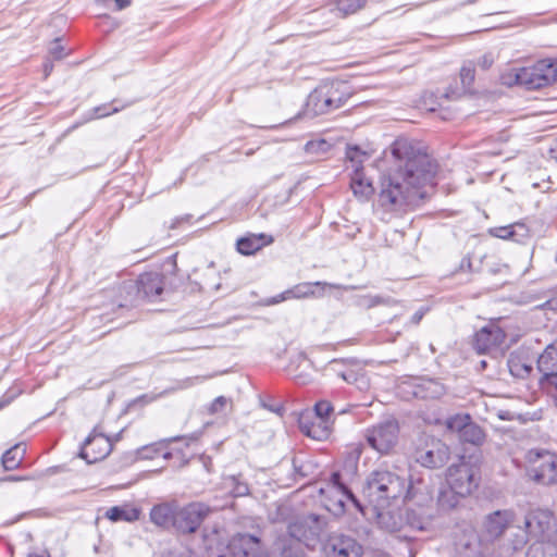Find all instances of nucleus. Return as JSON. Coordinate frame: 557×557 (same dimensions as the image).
Listing matches in <instances>:
<instances>
[{"label": "nucleus", "instance_id": "obj_2", "mask_svg": "<svg viewBox=\"0 0 557 557\" xmlns=\"http://www.w3.org/2000/svg\"><path fill=\"white\" fill-rule=\"evenodd\" d=\"M405 490L406 483L403 478L387 470H376L368 476L362 495L375 515L381 517L392 500L403 496Z\"/></svg>", "mask_w": 557, "mask_h": 557}, {"label": "nucleus", "instance_id": "obj_25", "mask_svg": "<svg viewBox=\"0 0 557 557\" xmlns=\"http://www.w3.org/2000/svg\"><path fill=\"white\" fill-rule=\"evenodd\" d=\"M445 386L436 380H423L413 387L412 395L418 398L436 399L445 394Z\"/></svg>", "mask_w": 557, "mask_h": 557}, {"label": "nucleus", "instance_id": "obj_29", "mask_svg": "<svg viewBox=\"0 0 557 557\" xmlns=\"http://www.w3.org/2000/svg\"><path fill=\"white\" fill-rule=\"evenodd\" d=\"M26 455V445L24 443H17L8 450L1 457V463L7 471L17 469Z\"/></svg>", "mask_w": 557, "mask_h": 557}, {"label": "nucleus", "instance_id": "obj_45", "mask_svg": "<svg viewBox=\"0 0 557 557\" xmlns=\"http://www.w3.org/2000/svg\"><path fill=\"white\" fill-rule=\"evenodd\" d=\"M540 384L543 387H552L557 392V371L553 372L547 377H541Z\"/></svg>", "mask_w": 557, "mask_h": 557}, {"label": "nucleus", "instance_id": "obj_19", "mask_svg": "<svg viewBox=\"0 0 557 557\" xmlns=\"http://www.w3.org/2000/svg\"><path fill=\"white\" fill-rule=\"evenodd\" d=\"M300 431L317 441L327 440L332 432V421L317 418L310 413H304L299 418Z\"/></svg>", "mask_w": 557, "mask_h": 557}, {"label": "nucleus", "instance_id": "obj_14", "mask_svg": "<svg viewBox=\"0 0 557 557\" xmlns=\"http://www.w3.org/2000/svg\"><path fill=\"white\" fill-rule=\"evenodd\" d=\"M325 557H361L362 545L352 536L333 533L323 544Z\"/></svg>", "mask_w": 557, "mask_h": 557}, {"label": "nucleus", "instance_id": "obj_9", "mask_svg": "<svg viewBox=\"0 0 557 557\" xmlns=\"http://www.w3.org/2000/svg\"><path fill=\"white\" fill-rule=\"evenodd\" d=\"M473 347L480 355L503 356L509 348L504 330L496 323H488L475 332Z\"/></svg>", "mask_w": 557, "mask_h": 557}, {"label": "nucleus", "instance_id": "obj_64", "mask_svg": "<svg viewBox=\"0 0 557 557\" xmlns=\"http://www.w3.org/2000/svg\"><path fill=\"white\" fill-rule=\"evenodd\" d=\"M338 362H339L338 360L333 359V360L330 362V364H331V366H334V364H337Z\"/></svg>", "mask_w": 557, "mask_h": 557}, {"label": "nucleus", "instance_id": "obj_60", "mask_svg": "<svg viewBox=\"0 0 557 557\" xmlns=\"http://www.w3.org/2000/svg\"><path fill=\"white\" fill-rule=\"evenodd\" d=\"M161 455H162V457H163L164 459H166V460H169V459H171V458H172V454H171L170 451H165V450H163Z\"/></svg>", "mask_w": 557, "mask_h": 557}, {"label": "nucleus", "instance_id": "obj_27", "mask_svg": "<svg viewBox=\"0 0 557 557\" xmlns=\"http://www.w3.org/2000/svg\"><path fill=\"white\" fill-rule=\"evenodd\" d=\"M490 232L495 237L503 239L511 238L518 243L523 242L530 236V231L523 223H515L508 226L495 227Z\"/></svg>", "mask_w": 557, "mask_h": 557}, {"label": "nucleus", "instance_id": "obj_6", "mask_svg": "<svg viewBox=\"0 0 557 557\" xmlns=\"http://www.w3.org/2000/svg\"><path fill=\"white\" fill-rule=\"evenodd\" d=\"M350 97L348 86L331 82L318 86L308 97L307 110L313 115L327 114L343 107Z\"/></svg>", "mask_w": 557, "mask_h": 557}, {"label": "nucleus", "instance_id": "obj_24", "mask_svg": "<svg viewBox=\"0 0 557 557\" xmlns=\"http://www.w3.org/2000/svg\"><path fill=\"white\" fill-rule=\"evenodd\" d=\"M182 436H174L170 438H164L148 445H144L136 449L135 456L136 459L139 460H152L157 458L158 456H161L163 450H166L169 447V444L172 442L181 441Z\"/></svg>", "mask_w": 557, "mask_h": 557}, {"label": "nucleus", "instance_id": "obj_56", "mask_svg": "<svg viewBox=\"0 0 557 557\" xmlns=\"http://www.w3.org/2000/svg\"><path fill=\"white\" fill-rule=\"evenodd\" d=\"M28 557H51L50 553L46 549L41 550L40 553H30L28 554Z\"/></svg>", "mask_w": 557, "mask_h": 557}, {"label": "nucleus", "instance_id": "obj_51", "mask_svg": "<svg viewBox=\"0 0 557 557\" xmlns=\"http://www.w3.org/2000/svg\"><path fill=\"white\" fill-rule=\"evenodd\" d=\"M42 67H44L45 77H48L51 74V72L53 71V63L50 60H46L44 62Z\"/></svg>", "mask_w": 557, "mask_h": 557}, {"label": "nucleus", "instance_id": "obj_36", "mask_svg": "<svg viewBox=\"0 0 557 557\" xmlns=\"http://www.w3.org/2000/svg\"><path fill=\"white\" fill-rule=\"evenodd\" d=\"M459 76L462 86V92L469 91L475 78V66L473 62H465L460 69Z\"/></svg>", "mask_w": 557, "mask_h": 557}, {"label": "nucleus", "instance_id": "obj_31", "mask_svg": "<svg viewBox=\"0 0 557 557\" xmlns=\"http://www.w3.org/2000/svg\"><path fill=\"white\" fill-rule=\"evenodd\" d=\"M459 441L461 443L480 446L485 441V432L479 424L473 422V420L471 419L466 429L463 430V434L461 435Z\"/></svg>", "mask_w": 557, "mask_h": 557}, {"label": "nucleus", "instance_id": "obj_55", "mask_svg": "<svg viewBox=\"0 0 557 557\" xmlns=\"http://www.w3.org/2000/svg\"><path fill=\"white\" fill-rule=\"evenodd\" d=\"M492 59H490L487 55H484L481 60H480V65L483 67V69H488L491 65H492Z\"/></svg>", "mask_w": 557, "mask_h": 557}, {"label": "nucleus", "instance_id": "obj_17", "mask_svg": "<svg viewBox=\"0 0 557 557\" xmlns=\"http://www.w3.org/2000/svg\"><path fill=\"white\" fill-rule=\"evenodd\" d=\"M228 549L233 557H264L259 537L248 533L234 535Z\"/></svg>", "mask_w": 557, "mask_h": 557}, {"label": "nucleus", "instance_id": "obj_34", "mask_svg": "<svg viewBox=\"0 0 557 557\" xmlns=\"http://www.w3.org/2000/svg\"><path fill=\"white\" fill-rule=\"evenodd\" d=\"M537 369L542 373V377H547L549 374L557 371V360L554 358L552 351L545 350L540 355Z\"/></svg>", "mask_w": 557, "mask_h": 557}, {"label": "nucleus", "instance_id": "obj_3", "mask_svg": "<svg viewBox=\"0 0 557 557\" xmlns=\"http://www.w3.org/2000/svg\"><path fill=\"white\" fill-rule=\"evenodd\" d=\"M518 528L522 531V534L512 540L513 550L523 548L530 541L552 544L556 549L557 518L549 509L533 508L528 510L522 524H519Z\"/></svg>", "mask_w": 557, "mask_h": 557}, {"label": "nucleus", "instance_id": "obj_35", "mask_svg": "<svg viewBox=\"0 0 557 557\" xmlns=\"http://www.w3.org/2000/svg\"><path fill=\"white\" fill-rule=\"evenodd\" d=\"M396 300L391 297H383L379 295H366L358 299V305L362 308L370 309L380 305L393 306Z\"/></svg>", "mask_w": 557, "mask_h": 557}, {"label": "nucleus", "instance_id": "obj_4", "mask_svg": "<svg viewBox=\"0 0 557 557\" xmlns=\"http://www.w3.org/2000/svg\"><path fill=\"white\" fill-rule=\"evenodd\" d=\"M478 469L466 457H461L457 463L450 465L446 470V482L453 495L442 492L438 504L443 508H454L458 504L457 496L466 497L478 486Z\"/></svg>", "mask_w": 557, "mask_h": 557}, {"label": "nucleus", "instance_id": "obj_41", "mask_svg": "<svg viewBox=\"0 0 557 557\" xmlns=\"http://www.w3.org/2000/svg\"><path fill=\"white\" fill-rule=\"evenodd\" d=\"M327 491L334 492H351L342 481L339 472H333L327 483Z\"/></svg>", "mask_w": 557, "mask_h": 557}, {"label": "nucleus", "instance_id": "obj_37", "mask_svg": "<svg viewBox=\"0 0 557 557\" xmlns=\"http://www.w3.org/2000/svg\"><path fill=\"white\" fill-rule=\"evenodd\" d=\"M368 0H335L336 9L344 16L355 14L362 9Z\"/></svg>", "mask_w": 557, "mask_h": 557}, {"label": "nucleus", "instance_id": "obj_10", "mask_svg": "<svg viewBox=\"0 0 557 557\" xmlns=\"http://www.w3.org/2000/svg\"><path fill=\"white\" fill-rule=\"evenodd\" d=\"M326 525L324 517L309 513L288 524V534L307 547L314 546Z\"/></svg>", "mask_w": 557, "mask_h": 557}, {"label": "nucleus", "instance_id": "obj_47", "mask_svg": "<svg viewBox=\"0 0 557 557\" xmlns=\"http://www.w3.org/2000/svg\"><path fill=\"white\" fill-rule=\"evenodd\" d=\"M472 270V262L469 255L465 256L459 264V271L461 272H471Z\"/></svg>", "mask_w": 557, "mask_h": 557}, {"label": "nucleus", "instance_id": "obj_22", "mask_svg": "<svg viewBox=\"0 0 557 557\" xmlns=\"http://www.w3.org/2000/svg\"><path fill=\"white\" fill-rule=\"evenodd\" d=\"M323 284L321 282L315 283H299L292 288L272 297L268 304L269 305H276L282 301L288 300V299H302V298H309L314 296V287L322 286Z\"/></svg>", "mask_w": 557, "mask_h": 557}, {"label": "nucleus", "instance_id": "obj_5", "mask_svg": "<svg viewBox=\"0 0 557 557\" xmlns=\"http://www.w3.org/2000/svg\"><path fill=\"white\" fill-rule=\"evenodd\" d=\"M405 497L417 508L410 507L406 518L408 524L416 530H429L433 519V491L422 479L411 480Z\"/></svg>", "mask_w": 557, "mask_h": 557}, {"label": "nucleus", "instance_id": "obj_33", "mask_svg": "<svg viewBox=\"0 0 557 557\" xmlns=\"http://www.w3.org/2000/svg\"><path fill=\"white\" fill-rule=\"evenodd\" d=\"M224 484L230 488L234 497H242L249 494V486L247 482L243 480L242 474L227 476L224 480Z\"/></svg>", "mask_w": 557, "mask_h": 557}, {"label": "nucleus", "instance_id": "obj_59", "mask_svg": "<svg viewBox=\"0 0 557 557\" xmlns=\"http://www.w3.org/2000/svg\"><path fill=\"white\" fill-rule=\"evenodd\" d=\"M307 359L306 355L304 352H299L296 357L297 362L305 361Z\"/></svg>", "mask_w": 557, "mask_h": 557}, {"label": "nucleus", "instance_id": "obj_15", "mask_svg": "<svg viewBox=\"0 0 557 557\" xmlns=\"http://www.w3.org/2000/svg\"><path fill=\"white\" fill-rule=\"evenodd\" d=\"M113 448V443L110 437L94 431L84 442L79 457L86 460L87 463H95L103 460Z\"/></svg>", "mask_w": 557, "mask_h": 557}, {"label": "nucleus", "instance_id": "obj_30", "mask_svg": "<svg viewBox=\"0 0 557 557\" xmlns=\"http://www.w3.org/2000/svg\"><path fill=\"white\" fill-rule=\"evenodd\" d=\"M264 238L263 234L242 237L236 243L237 250L245 256L252 255L267 244Z\"/></svg>", "mask_w": 557, "mask_h": 557}, {"label": "nucleus", "instance_id": "obj_23", "mask_svg": "<svg viewBox=\"0 0 557 557\" xmlns=\"http://www.w3.org/2000/svg\"><path fill=\"white\" fill-rule=\"evenodd\" d=\"M350 187L355 194L360 198H368L374 193L372 182L366 176L363 168L361 166V160H358V164L351 172Z\"/></svg>", "mask_w": 557, "mask_h": 557}, {"label": "nucleus", "instance_id": "obj_40", "mask_svg": "<svg viewBox=\"0 0 557 557\" xmlns=\"http://www.w3.org/2000/svg\"><path fill=\"white\" fill-rule=\"evenodd\" d=\"M346 159L350 163V165H347V169H351V172H354V169L358 164V160H361V164L363 163L364 159H367V154L362 152L358 147H348L346 151Z\"/></svg>", "mask_w": 557, "mask_h": 557}, {"label": "nucleus", "instance_id": "obj_54", "mask_svg": "<svg viewBox=\"0 0 557 557\" xmlns=\"http://www.w3.org/2000/svg\"><path fill=\"white\" fill-rule=\"evenodd\" d=\"M460 95H461V92H460V91L455 90V89H450V90H448V91H446V92L444 94V97H445L446 99H457V98H459V97H460Z\"/></svg>", "mask_w": 557, "mask_h": 557}, {"label": "nucleus", "instance_id": "obj_62", "mask_svg": "<svg viewBox=\"0 0 557 557\" xmlns=\"http://www.w3.org/2000/svg\"><path fill=\"white\" fill-rule=\"evenodd\" d=\"M205 288L206 289H215V290H218L220 288V285H214V286L207 285V286H205Z\"/></svg>", "mask_w": 557, "mask_h": 557}, {"label": "nucleus", "instance_id": "obj_18", "mask_svg": "<svg viewBox=\"0 0 557 557\" xmlns=\"http://www.w3.org/2000/svg\"><path fill=\"white\" fill-rule=\"evenodd\" d=\"M513 521V513L510 510H496L485 517L483 535L488 541L500 537L509 524Z\"/></svg>", "mask_w": 557, "mask_h": 557}, {"label": "nucleus", "instance_id": "obj_48", "mask_svg": "<svg viewBox=\"0 0 557 557\" xmlns=\"http://www.w3.org/2000/svg\"><path fill=\"white\" fill-rule=\"evenodd\" d=\"M296 384L307 385L311 382V377L308 373H299L293 376Z\"/></svg>", "mask_w": 557, "mask_h": 557}, {"label": "nucleus", "instance_id": "obj_26", "mask_svg": "<svg viewBox=\"0 0 557 557\" xmlns=\"http://www.w3.org/2000/svg\"><path fill=\"white\" fill-rule=\"evenodd\" d=\"M140 510L139 508L129 505L123 504L120 506H113L106 511L104 517L111 520L112 522L125 521V522H134L139 519Z\"/></svg>", "mask_w": 557, "mask_h": 557}, {"label": "nucleus", "instance_id": "obj_49", "mask_svg": "<svg viewBox=\"0 0 557 557\" xmlns=\"http://www.w3.org/2000/svg\"><path fill=\"white\" fill-rule=\"evenodd\" d=\"M542 308L543 309H547V310H552V311H557V295L555 297L548 299L547 301H545L542 305Z\"/></svg>", "mask_w": 557, "mask_h": 557}, {"label": "nucleus", "instance_id": "obj_52", "mask_svg": "<svg viewBox=\"0 0 557 557\" xmlns=\"http://www.w3.org/2000/svg\"><path fill=\"white\" fill-rule=\"evenodd\" d=\"M117 11H121L131 5L132 0H114Z\"/></svg>", "mask_w": 557, "mask_h": 557}, {"label": "nucleus", "instance_id": "obj_57", "mask_svg": "<svg viewBox=\"0 0 557 557\" xmlns=\"http://www.w3.org/2000/svg\"><path fill=\"white\" fill-rule=\"evenodd\" d=\"M486 367H487V361L486 360H481L479 362L478 370L479 371H484L486 369Z\"/></svg>", "mask_w": 557, "mask_h": 557}, {"label": "nucleus", "instance_id": "obj_28", "mask_svg": "<svg viewBox=\"0 0 557 557\" xmlns=\"http://www.w3.org/2000/svg\"><path fill=\"white\" fill-rule=\"evenodd\" d=\"M509 372L517 379H527L533 370L532 362L523 355L512 352L507 361Z\"/></svg>", "mask_w": 557, "mask_h": 557}, {"label": "nucleus", "instance_id": "obj_32", "mask_svg": "<svg viewBox=\"0 0 557 557\" xmlns=\"http://www.w3.org/2000/svg\"><path fill=\"white\" fill-rule=\"evenodd\" d=\"M471 418L472 417L469 413H456L446 419L445 426L451 433L457 434L459 440Z\"/></svg>", "mask_w": 557, "mask_h": 557}, {"label": "nucleus", "instance_id": "obj_43", "mask_svg": "<svg viewBox=\"0 0 557 557\" xmlns=\"http://www.w3.org/2000/svg\"><path fill=\"white\" fill-rule=\"evenodd\" d=\"M49 53L54 60H62L67 55L64 51V47L60 44V39H54L51 47L49 48Z\"/></svg>", "mask_w": 557, "mask_h": 557}, {"label": "nucleus", "instance_id": "obj_58", "mask_svg": "<svg viewBox=\"0 0 557 557\" xmlns=\"http://www.w3.org/2000/svg\"><path fill=\"white\" fill-rule=\"evenodd\" d=\"M154 399H156V397L149 396V395H143V396L139 397V400H145L146 403H150V401H152Z\"/></svg>", "mask_w": 557, "mask_h": 557}, {"label": "nucleus", "instance_id": "obj_46", "mask_svg": "<svg viewBox=\"0 0 557 557\" xmlns=\"http://www.w3.org/2000/svg\"><path fill=\"white\" fill-rule=\"evenodd\" d=\"M336 374L345 382L351 384L357 381L358 374L354 370L336 371Z\"/></svg>", "mask_w": 557, "mask_h": 557}, {"label": "nucleus", "instance_id": "obj_50", "mask_svg": "<svg viewBox=\"0 0 557 557\" xmlns=\"http://www.w3.org/2000/svg\"><path fill=\"white\" fill-rule=\"evenodd\" d=\"M428 309L425 308H420L418 311H416L413 313V315L411 317V321L413 324H419V322L422 320L423 315L425 314Z\"/></svg>", "mask_w": 557, "mask_h": 557}, {"label": "nucleus", "instance_id": "obj_44", "mask_svg": "<svg viewBox=\"0 0 557 557\" xmlns=\"http://www.w3.org/2000/svg\"><path fill=\"white\" fill-rule=\"evenodd\" d=\"M228 399L224 396L216 397L210 405L209 411L211 413L222 412L226 407Z\"/></svg>", "mask_w": 557, "mask_h": 557}, {"label": "nucleus", "instance_id": "obj_16", "mask_svg": "<svg viewBox=\"0 0 557 557\" xmlns=\"http://www.w3.org/2000/svg\"><path fill=\"white\" fill-rule=\"evenodd\" d=\"M134 287L137 290V298L156 301L164 288V276L158 272H146L138 276Z\"/></svg>", "mask_w": 557, "mask_h": 557}, {"label": "nucleus", "instance_id": "obj_12", "mask_svg": "<svg viewBox=\"0 0 557 557\" xmlns=\"http://www.w3.org/2000/svg\"><path fill=\"white\" fill-rule=\"evenodd\" d=\"M449 456L448 445L435 437L425 438L424 443L414 453L416 461L429 469L443 467L448 461Z\"/></svg>", "mask_w": 557, "mask_h": 557}, {"label": "nucleus", "instance_id": "obj_38", "mask_svg": "<svg viewBox=\"0 0 557 557\" xmlns=\"http://www.w3.org/2000/svg\"><path fill=\"white\" fill-rule=\"evenodd\" d=\"M115 101L112 103H104L98 107H95L91 111L90 119H101L109 116L113 113L120 112L122 109L126 108L128 104H122V106H114Z\"/></svg>", "mask_w": 557, "mask_h": 557}, {"label": "nucleus", "instance_id": "obj_61", "mask_svg": "<svg viewBox=\"0 0 557 557\" xmlns=\"http://www.w3.org/2000/svg\"><path fill=\"white\" fill-rule=\"evenodd\" d=\"M9 404V400H0V410Z\"/></svg>", "mask_w": 557, "mask_h": 557}, {"label": "nucleus", "instance_id": "obj_21", "mask_svg": "<svg viewBox=\"0 0 557 557\" xmlns=\"http://www.w3.org/2000/svg\"><path fill=\"white\" fill-rule=\"evenodd\" d=\"M176 502H166L154 505L149 513L150 521L164 530L175 529Z\"/></svg>", "mask_w": 557, "mask_h": 557}, {"label": "nucleus", "instance_id": "obj_20", "mask_svg": "<svg viewBox=\"0 0 557 557\" xmlns=\"http://www.w3.org/2000/svg\"><path fill=\"white\" fill-rule=\"evenodd\" d=\"M327 496L325 497L324 506L326 510L333 513L336 517H341L346 511L347 503H350L355 506L361 513L364 515V507L360 503V500L354 495L352 492H334L327 491Z\"/></svg>", "mask_w": 557, "mask_h": 557}, {"label": "nucleus", "instance_id": "obj_13", "mask_svg": "<svg viewBox=\"0 0 557 557\" xmlns=\"http://www.w3.org/2000/svg\"><path fill=\"white\" fill-rule=\"evenodd\" d=\"M210 511V507L200 502H193L183 507L177 504L175 530L181 533L196 532Z\"/></svg>", "mask_w": 557, "mask_h": 557}, {"label": "nucleus", "instance_id": "obj_39", "mask_svg": "<svg viewBox=\"0 0 557 557\" xmlns=\"http://www.w3.org/2000/svg\"><path fill=\"white\" fill-rule=\"evenodd\" d=\"M333 412V406L327 400H320L314 405L313 412L310 414L321 418L326 421H331V413Z\"/></svg>", "mask_w": 557, "mask_h": 557}, {"label": "nucleus", "instance_id": "obj_7", "mask_svg": "<svg viewBox=\"0 0 557 557\" xmlns=\"http://www.w3.org/2000/svg\"><path fill=\"white\" fill-rule=\"evenodd\" d=\"M504 76V83L525 86L537 89L557 82V60H541L532 66L515 69L512 74Z\"/></svg>", "mask_w": 557, "mask_h": 557}, {"label": "nucleus", "instance_id": "obj_53", "mask_svg": "<svg viewBox=\"0 0 557 557\" xmlns=\"http://www.w3.org/2000/svg\"><path fill=\"white\" fill-rule=\"evenodd\" d=\"M193 216L190 214H185L183 216H178L174 220L173 224L171 227H176L178 226L182 222H188Z\"/></svg>", "mask_w": 557, "mask_h": 557}, {"label": "nucleus", "instance_id": "obj_42", "mask_svg": "<svg viewBox=\"0 0 557 557\" xmlns=\"http://www.w3.org/2000/svg\"><path fill=\"white\" fill-rule=\"evenodd\" d=\"M545 544L546 543L531 544L530 547L528 548L525 557H552V556H547V554L545 552V547H544Z\"/></svg>", "mask_w": 557, "mask_h": 557}, {"label": "nucleus", "instance_id": "obj_1", "mask_svg": "<svg viewBox=\"0 0 557 557\" xmlns=\"http://www.w3.org/2000/svg\"><path fill=\"white\" fill-rule=\"evenodd\" d=\"M395 168L381 178L379 203L386 211L418 205L426 195L424 187L434 185L436 164L431 158L417 151L406 139L392 146Z\"/></svg>", "mask_w": 557, "mask_h": 557}, {"label": "nucleus", "instance_id": "obj_63", "mask_svg": "<svg viewBox=\"0 0 557 557\" xmlns=\"http://www.w3.org/2000/svg\"><path fill=\"white\" fill-rule=\"evenodd\" d=\"M552 153H554V158L557 160V144L554 149H552Z\"/></svg>", "mask_w": 557, "mask_h": 557}, {"label": "nucleus", "instance_id": "obj_8", "mask_svg": "<svg viewBox=\"0 0 557 557\" xmlns=\"http://www.w3.org/2000/svg\"><path fill=\"white\" fill-rule=\"evenodd\" d=\"M528 475L543 485L557 482V455L546 449H530L525 455Z\"/></svg>", "mask_w": 557, "mask_h": 557}, {"label": "nucleus", "instance_id": "obj_11", "mask_svg": "<svg viewBox=\"0 0 557 557\" xmlns=\"http://www.w3.org/2000/svg\"><path fill=\"white\" fill-rule=\"evenodd\" d=\"M399 426L396 420H386L366 430V440L370 447L380 454L389 453L398 441Z\"/></svg>", "mask_w": 557, "mask_h": 557}]
</instances>
